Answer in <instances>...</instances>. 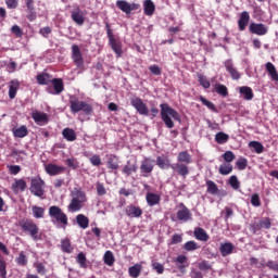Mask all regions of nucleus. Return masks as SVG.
I'll use <instances>...</instances> for the list:
<instances>
[{
  "label": "nucleus",
  "mask_w": 278,
  "mask_h": 278,
  "mask_svg": "<svg viewBox=\"0 0 278 278\" xmlns=\"http://www.w3.org/2000/svg\"><path fill=\"white\" fill-rule=\"evenodd\" d=\"M13 134L16 138H24L28 135L26 126H22L13 130Z\"/></svg>",
  "instance_id": "obj_43"
},
{
  "label": "nucleus",
  "mask_w": 278,
  "mask_h": 278,
  "mask_svg": "<svg viewBox=\"0 0 278 278\" xmlns=\"http://www.w3.org/2000/svg\"><path fill=\"white\" fill-rule=\"evenodd\" d=\"M239 93H241L243 96V100L251 101L254 98L253 90L250 87H241V88H239Z\"/></svg>",
  "instance_id": "obj_30"
},
{
  "label": "nucleus",
  "mask_w": 278,
  "mask_h": 278,
  "mask_svg": "<svg viewBox=\"0 0 278 278\" xmlns=\"http://www.w3.org/2000/svg\"><path fill=\"white\" fill-rule=\"evenodd\" d=\"M108 167L112 170H117L119 168V159L115 154L108 156Z\"/></svg>",
  "instance_id": "obj_25"
},
{
  "label": "nucleus",
  "mask_w": 278,
  "mask_h": 278,
  "mask_svg": "<svg viewBox=\"0 0 278 278\" xmlns=\"http://www.w3.org/2000/svg\"><path fill=\"white\" fill-rule=\"evenodd\" d=\"M18 225L26 235H29L33 238L34 241L41 239L39 236V227L33 219L24 218L18 222Z\"/></svg>",
  "instance_id": "obj_5"
},
{
  "label": "nucleus",
  "mask_w": 278,
  "mask_h": 278,
  "mask_svg": "<svg viewBox=\"0 0 278 278\" xmlns=\"http://www.w3.org/2000/svg\"><path fill=\"white\" fill-rule=\"evenodd\" d=\"M31 117L35 121V123L38 125H46L49 122L48 115L42 112H38V111L33 112Z\"/></svg>",
  "instance_id": "obj_21"
},
{
  "label": "nucleus",
  "mask_w": 278,
  "mask_h": 278,
  "mask_svg": "<svg viewBox=\"0 0 278 278\" xmlns=\"http://www.w3.org/2000/svg\"><path fill=\"white\" fill-rule=\"evenodd\" d=\"M8 169L11 175H17L22 170L20 165H8Z\"/></svg>",
  "instance_id": "obj_59"
},
{
  "label": "nucleus",
  "mask_w": 278,
  "mask_h": 278,
  "mask_svg": "<svg viewBox=\"0 0 278 278\" xmlns=\"http://www.w3.org/2000/svg\"><path fill=\"white\" fill-rule=\"evenodd\" d=\"M90 163L93 166H100L101 165V157L99 155H93L92 157H90Z\"/></svg>",
  "instance_id": "obj_64"
},
{
  "label": "nucleus",
  "mask_w": 278,
  "mask_h": 278,
  "mask_svg": "<svg viewBox=\"0 0 278 278\" xmlns=\"http://www.w3.org/2000/svg\"><path fill=\"white\" fill-rule=\"evenodd\" d=\"M37 83L39 84V85H46V86H48L49 84H51L52 83V79H51V76L49 75V74H47V73H41V74H39L38 76H37Z\"/></svg>",
  "instance_id": "obj_33"
},
{
  "label": "nucleus",
  "mask_w": 278,
  "mask_h": 278,
  "mask_svg": "<svg viewBox=\"0 0 278 278\" xmlns=\"http://www.w3.org/2000/svg\"><path fill=\"white\" fill-rule=\"evenodd\" d=\"M51 84L53 85L52 87H47V92L50 94H60L64 91V84L63 80L60 78H55L51 80Z\"/></svg>",
  "instance_id": "obj_12"
},
{
  "label": "nucleus",
  "mask_w": 278,
  "mask_h": 278,
  "mask_svg": "<svg viewBox=\"0 0 278 278\" xmlns=\"http://www.w3.org/2000/svg\"><path fill=\"white\" fill-rule=\"evenodd\" d=\"M70 109L73 114L83 112L85 115L90 116L93 113V108L91 104L80 101L75 96L70 98Z\"/></svg>",
  "instance_id": "obj_4"
},
{
  "label": "nucleus",
  "mask_w": 278,
  "mask_h": 278,
  "mask_svg": "<svg viewBox=\"0 0 278 278\" xmlns=\"http://www.w3.org/2000/svg\"><path fill=\"white\" fill-rule=\"evenodd\" d=\"M76 222L83 229H86L89 227V218L85 216L84 214H79L76 217Z\"/></svg>",
  "instance_id": "obj_36"
},
{
  "label": "nucleus",
  "mask_w": 278,
  "mask_h": 278,
  "mask_svg": "<svg viewBox=\"0 0 278 278\" xmlns=\"http://www.w3.org/2000/svg\"><path fill=\"white\" fill-rule=\"evenodd\" d=\"M34 267L36 268V270L39 275H42V276L46 275L47 269H46V266L42 263L37 262V263L34 264Z\"/></svg>",
  "instance_id": "obj_53"
},
{
  "label": "nucleus",
  "mask_w": 278,
  "mask_h": 278,
  "mask_svg": "<svg viewBox=\"0 0 278 278\" xmlns=\"http://www.w3.org/2000/svg\"><path fill=\"white\" fill-rule=\"evenodd\" d=\"M153 169L154 165L152 164V161L150 159H144L140 166L141 176L149 177V174H151Z\"/></svg>",
  "instance_id": "obj_17"
},
{
  "label": "nucleus",
  "mask_w": 278,
  "mask_h": 278,
  "mask_svg": "<svg viewBox=\"0 0 278 278\" xmlns=\"http://www.w3.org/2000/svg\"><path fill=\"white\" fill-rule=\"evenodd\" d=\"M198 83H200V86H202L204 89L211 88V83L204 75H198Z\"/></svg>",
  "instance_id": "obj_46"
},
{
  "label": "nucleus",
  "mask_w": 278,
  "mask_h": 278,
  "mask_svg": "<svg viewBox=\"0 0 278 278\" xmlns=\"http://www.w3.org/2000/svg\"><path fill=\"white\" fill-rule=\"evenodd\" d=\"M43 186L45 181L40 177H35L31 179L30 192L34 195L41 198L45 194Z\"/></svg>",
  "instance_id": "obj_8"
},
{
  "label": "nucleus",
  "mask_w": 278,
  "mask_h": 278,
  "mask_svg": "<svg viewBox=\"0 0 278 278\" xmlns=\"http://www.w3.org/2000/svg\"><path fill=\"white\" fill-rule=\"evenodd\" d=\"M180 207H182V210L178 211L177 218L182 222L191 220L192 213L190 210L184 203H180Z\"/></svg>",
  "instance_id": "obj_19"
},
{
  "label": "nucleus",
  "mask_w": 278,
  "mask_h": 278,
  "mask_svg": "<svg viewBox=\"0 0 278 278\" xmlns=\"http://www.w3.org/2000/svg\"><path fill=\"white\" fill-rule=\"evenodd\" d=\"M228 184H230V187H232V189L235 190H238L240 188V181L238 180L237 176H230Z\"/></svg>",
  "instance_id": "obj_50"
},
{
  "label": "nucleus",
  "mask_w": 278,
  "mask_h": 278,
  "mask_svg": "<svg viewBox=\"0 0 278 278\" xmlns=\"http://www.w3.org/2000/svg\"><path fill=\"white\" fill-rule=\"evenodd\" d=\"M49 216L53 218L58 224H62L64 227L68 225V217L62 211L61 207L53 205L49 208Z\"/></svg>",
  "instance_id": "obj_6"
},
{
  "label": "nucleus",
  "mask_w": 278,
  "mask_h": 278,
  "mask_svg": "<svg viewBox=\"0 0 278 278\" xmlns=\"http://www.w3.org/2000/svg\"><path fill=\"white\" fill-rule=\"evenodd\" d=\"M20 81L18 80H12L9 86V98L11 100L15 99L17 94V90L20 89Z\"/></svg>",
  "instance_id": "obj_26"
},
{
  "label": "nucleus",
  "mask_w": 278,
  "mask_h": 278,
  "mask_svg": "<svg viewBox=\"0 0 278 278\" xmlns=\"http://www.w3.org/2000/svg\"><path fill=\"white\" fill-rule=\"evenodd\" d=\"M200 102H202V104H204L206 108H208V110L213 111V112H217V108L215 106V104L211 101H208L207 99H205L204 97H200Z\"/></svg>",
  "instance_id": "obj_47"
},
{
  "label": "nucleus",
  "mask_w": 278,
  "mask_h": 278,
  "mask_svg": "<svg viewBox=\"0 0 278 278\" xmlns=\"http://www.w3.org/2000/svg\"><path fill=\"white\" fill-rule=\"evenodd\" d=\"M62 135H63L64 139H66L70 142H73L77 139L76 132L71 128H65L62 131Z\"/></svg>",
  "instance_id": "obj_34"
},
{
  "label": "nucleus",
  "mask_w": 278,
  "mask_h": 278,
  "mask_svg": "<svg viewBox=\"0 0 278 278\" xmlns=\"http://www.w3.org/2000/svg\"><path fill=\"white\" fill-rule=\"evenodd\" d=\"M77 263L80 265V267L83 268H86L87 267V258H86V255L80 252L78 255H77Z\"/></svg>",
  "instance_id": "obj_52"
},
{
  "label": "nucleus",
  "mask_w": 278,
  "mask_h": 278,
  "mask_svg": "<svg viewBox=\"0 0 278 278\" xmlns=\"http://www.w3.org/2000/svg\"><path fill=\"white\" fill-rule=\"evenodd\" d=\"M27 188V184L24 179H16L12 185V190L14 193L23 192Z\"/></svg>",
  "instance_id": "obj_27"
},
{
  "label": "nucleus",
  "mask_w": 278,
  "mask_h": 278,
  "mask_svg": "<svg viewBox=\"0 0 278 278\" xmlns=\"http://www.w3.org/2000/svg\"><path fill=\"white\" fill-rule=\"evenodd\" d=\"M138 170V166L136 163H130V162H127V165L124 166L123 168V174H125L127 177L132 175L134 173H137Z\"/></svg>",
  "instance_id": "obj_31"
},
{
  "label": "nucleus",
  "mask_w": 278,
  "mask_h": 278,
  "mask_svg": "<svg viewBox=\"0 0 278 278\" xmlns=\"http://www.w3.org/2000/svg\"><path fill=\"white\" fill-rule=\"evenodd\" d=\"M192 163V155L188 151L179 152L177 157V163L172 166L182 179H186L188 175H190L189 165Z\"/></svg>",
  "instance_id": "obj_1"
},
{
  "label": "nucleus",
  "mask_w": 278,
  "mask_h": 278,
  "mask_svg": "<svg viewBox=\"0 0 278 278\" xmlns=\"http://www.w3.org/2000/svg\"><path fill=\"white\" fill-rule=\"evenodd\" d=\"M236 247L231 242H225L219 244V254H222L223 257H226L233 253Z\"/></svg>",
  "instance_id": "obj_20"
},
{
  "label": "nucleus",
  "mask_w": 278,
  "mask_h": 278,
  "mask_svg": "<svg viewBox=\"0 0 278 278\" xmlns=\"http://www.w3.org/2000/svg\"><path fill=\"white\" fill-rule=\"evenodd\" d=\"M72 20L78 25L83 26L85 23V17L80 11H72Z\"/></svg>",
  "instance_id": "obj_35"
},
{
  "label": "nucleus",
  "mask_w": 278,
  "mask_h": 278,
  "mask_svg": "<svg viewBox=\"0 0 278 278\" xmlns=\"http://www.w3.org/2000/svg\"><path fill=\"white\" fill-rule=\"evenodd\" d=\"M142 266L140 264H136L135 266L129 267V275L132 278H138L141 275Z\"/></svg>",
  "instance_id": "obj_37"
},
{
  "label": "nucleus",
  "mask_w": 278,
  "mask_h": 278,
  "mask_svg": "<svg viewBox=\"0 0 278 278\" xmlns=\"http://www.w3.org/2000/svg\"><path fill=\"white\" fill-rule=\"evenodd\" d=\"M250 33L252 35L265 36L268 33V28L264 24H250Z\"/></svg>",
  "instance_id": "obj_16"
},
{
  "label": "nucleus",
  "mask_w": 278,
  "mask_h": 278,
  "mask_svg": "<svg viewBox=\"0 0 278 278\" xmlns=\"http://www.w3.org/2000/svg\"><path fill=\"white\" fill-rule=\"evenodd\" d=\"M160 106H161L162 121L165 123L167 128H169V129L174 128L175 123L173 122L172 117L175 121L180 122L181 117H180L179 113L166 103L161 104Z\"/></svg>",
  "instance_id": "obj_2"
},
{
  "label": "nucleus",
  "mask_w": 278,
  "mask_h": 278,
  "mask_svg": "<svg viewBox=\"0 0 278 278\" xmlns=\"http://www.w3.org/2000/svg\"><path fill=\"white\" fill-rule=\"evenodd\" d=\"M152 267H153V269L156 270L157 274H160V275L163 274L164 270H165L164 265L161 264V263H159V262H153V263H152Z\"/></svg>",
  "instance_id": "obj_58"
},
{
  "label": "nucleus",
  "mask_w": 278,
  "mask_h": 278,
  "mask_svg": "<svg viewBox=\"0 0 278 278\" xmlns=\"http://www.w3.org/2000/svg\"><path fill=\"white\" fill-rule=\"evenodd\" d=\"M85 202H87L86 193L80 189H75V191L72 192V200L67 206V211L70 213L79 212L84 207Z\"/></svg>",
  "instance_id": "obj_3"
},
{
  "label": "nucleus",
  "mask_w": 278,
  "mask_h": 278,
  "mask_svg": "<svg viewBox=\"0 0 278 278\" xmlns=\"http://www.w3.org/2000/svg\"><path fill=\"white\" fill-rule=\"evenodd\" d=\"M130 103L140 115L149 116V109L142 99L138 97L131 98Z\"/></svg>",
  "instance_id": "obj_11"
},
{
  "label": "nucleus",
  "mask_w": 278,
  "mask_h": 278,
  "mask_svg": "<svg viewBox=\"0 0 278 278\" xmlns=\"http://www.w3.org/2000/svg\"><path fill=\"white\" fill-rule=\"evenodd\" d=\"M251 16L249 11H241V15H239V21L237 22V25L239 26V31H244L249 26Z\"/></svg>",
  "instance_id": "obj_13"
},
{
  "label": "nucleus",
  "mask_w": 278,
  "mask_h": 278,
  "mask_svg": "<svg viewBox=\"0 0 278 278\" xmlns=\"http://www.w3.org/2000/svg\"><path fill=\"white\" fill-rule=\"evenodd\" d=\"M147 202L150 206H155L157 204H160L161 202V197L159 194H155V193H151L149 192L147 194Z\"/></svg>",
  "instance_id": "obj_32"
},
{
  "label": "nucleus",
  "mask_w": 278,
  "mask_h": 278,
  "mask_svg": "<svg viewBox=\"0 0 278 278\" xmlns=\"http://www.w3.org/2000/svg\"><path fill=\"white\" fill-rule=\"evenodd\" d=\"M224 67H226V72H228V74H230V77L232 78V80H239L241 78L240 73L235 67L231 60L224 62Z\"/></svg>",
  "instance_id": "obj_15"
},
{
  "label": "nucleus",
  "mask_w": 278,
  "mask_h": 278,
  "mask_svg": "<svg viewBox=\"0 0 278 278\" xmlns=\"http://www.w3.org/2000/svg\"><path fill=\"white\" fill-rule=\"evenodd\" d=\"M206 192L215 195L218 193V186L212 181V180H206Z\"/></svg>",
  "instance_id": "obj_39"
},
{
  "label": "nucleus",
  "mask_w": 278,
  "mask_h": 278,
  "mask_svg": "<svg viewBox=\"0 0 278 278\" xmlns=\"http://www.w3.org/2000/svg\"><path fill=\"white\" fill-rule=\"evenodd\" d=\"M16 263L20 265V266H26L28 261H27V257L26 255L24 254V252H21L18 257L16 258Z\"/></svg>",
  "instance_id": "obj_54"
},
{
  "label": "nucleus",
  "mask_w": 278,
  "mask_h": 278,
  "mask_svg": "<svg viewBox=\"0 0 278 278\" xmlns=\"http://www.w3.org/2000/svg\"><path fill=\"white\" fill-rule=\"evenodd\" d=\"M61 248H62L63 252L71 253L72 252L71 241L68 239L63 240Z\"/></svg>",
  "instance_id": "obj_56"
},
{
  "label": "nucleus",
  "mask_w": 278,
  "mask_h": 278,
  "mask_svg": "<svg viewBox=\"0 0 278 278\" xmlns=\"http://www.w3.org/2000/svg\"><path fill=\"white\" fill-rule=\"evenodd\" d=\"M0 274L2 278H7V264L3 260H0Z\"/></svg>",
  "instance_id": "obj_61"
},
{
  "label": "nucleus",
  "mask_w": 278,
  "mask_h": 278,
  "mask_svg": "<svg viewBox=\"0 0 278 278\" xmlns=\"http://www.w3.org/2000/svg\"><path fill=\"white\" fill-rule=\"evenodd\" d=\"M175 264H176L177 268L179 269V271L185 274L186 268L189 266L188 257L186 255L180 254L176 257Z\"/></svg>",
  "instance_id": "obj_18"
},
{
  "label": "nucleus",
  "mask_w": 278,
  "mask_h": 278,
  "mask_svg": "<svg viewBox=\"0 0 278 278\" xmlns=\"http://www.w3.org/2000/svg\"><path fill=\"white\" fill-rule=\"evenodd\" d=\"M251 203H252V205L255 206V207H258V206L262 205L260 195H258L257 193H253V194H252Z\"/></svg>",
  "instance_id": "obj_60"
},
{
  "label": "nucleus",
  "mask_w": 278,
  "mask_h": 278,
  "mask_svg": "<svg viewBox=\"0 0 278 278\" xmlns=\"http://www.w3.org/2000/svg\"><path fill=\"white\" fill-rule=\"evenodd\" d=\"M193 237L202 242H207L210 240L208 233L201 227L193 229Z\"/></svg>",
  "instance_id": "obj_23"
},
{
  "label": "nucleus",
  "mask_w": 278,
  "mask_h": 278,
  "mask_svg": "<svg viewBox=\"0 0 278 278\" xmlns=\"http://www.w3.org/2000/svg\"><path fill=\"white\" fill-rule=\"evenodd\" d=\"M66 164H67L68 167H71L73 169L78 168V162L75 159H67Z\"/></svg>",
  "instance_id": "obj_62"
},
{
  "label": "nucleus",
  "mask_w": 278,
  "mask_h": 278,
  "mask_svg": "<svg viewBox=\"0 0 278 278\" xmlns=\"http://www.w3.org/2000/svg\"><path fill=\"white\" fill-rule=\"evenodd\" d=\"M116 5L126 14H130L132 11H137L141 8V4H138L137 2H132V4H129L127 0H117Z\"/></svg>",
  "instance_id": "obj_10"
},
{
  "label": "nucleus",
  "mask_w": 278,
  "mask_h": 278,
  "mask_svg": "<svg viewBox=\"0 0 278 278\" xmlns=\"http://www.w3.org/2000/svg\"><path fill=\"white\" fill-rule=\"evenodd\" d=\"M72 59L74 64L77 66L79 70H84L85 67V60L83 58L81 51L78 46L74 45L72 47Z\"/></svg>",
  "instance_id": "obj_9"
},
{
  "label": "nucleus",
  "mask_w": 278,
  "mask_h": 278,
  "mask_svg": "<svg viewBox=\"0 0 278 278\" xmlns=\"http://www.w3.org/2000/svg\"><path fill=\"white\" fill-rule=\"evenodd\" d=\"M200 248L201 247L195 241H187L185 242V245H182V249L187 252L195 251Z\"/></svg>",
  "instance_id": "obj_41"
},
{
  "label": "nucleus",
  "mask_w": 278,
  "mask_h": 278,
  "mask_svg": "<svg viewBox=\"0 0 278 278\" xmlns=\"http://www.w3.org/2000/svg\"><path fill=\"white\" fill-rule=\"evenodd\" d=\"M33 215L35 218L39 219V218H43L45 217V208L40 207V206H33Z\"/></svg>",
  "instance_id": "obj_44"
},
{
  "label": "nucleus",
  "mask_w": 278,
  "mask_h": 278,
  "mask_svg": "<svg viewBox=\"0 0 278 278\" xmlns=\"http://www.w3.org/2000/svg\"><path fill=\"white\" fill-rule=\"evenodd\" d=\"M144 14L148 16H152L155 12V4L152 0H144L143 2Z\"/></svg>",
  "instance_id": "obj_29"
},
{
  "label": "nucleus",
  "mask_w": 278,
  "mask_h": 278,
  "mask_svg": "<svg viewBox=\"0 0 278 278\" xmlns=\"http://www.w3.org/2000/svg\"><path fill=\"white\" fill-rule=\"evenodd\" d=\"M248 167V160L244 157H241L239 160H237V168H239V170H244Z\"/></svg>",
  "instance_id": "obj_55"
},
{
  "label": "nucleus",
  "mask_w": 278,
  "mask_h": 278,
  "mask_svg": "<svg viewBox=\"0 0 278 278\" xmlns=\"http://www.w3.org/2000/svg\"><path fill=\"white\" fill-rule=\"evenodd\" d=\"M105 29L112 50L116 53L117 58H121L123 54L122 43L115 39L109 23H105Z\"/></svg>",
  "instance_id": "obj_7"
},
{
  "label": "nucleus",
  "mask_w": 278,
  "mask_h": 278,
  "mask_svg": "<svg viewBox=\"0 0 278 278\" xmlns=\"http://www.w3.org/2000/svg\"><path fill=\"white\" fill-rule=\"evenodd\" d=\"M249 146H250V148H253V150L256 154H261L264 152V146L261 142L252 141V142H250Z\"/></svg>",
  "instance_id": "obj_45"
},
{
  "label": "nucleus",
  "mask_w": 278,
  "mask_h": 278,
  "mask_svg": "<svg viewBox=\"0 0 278 278\" xmlns=\"http://www.w3.org/2000/svg\"><path fill=\"white\" fill-rule=\"evenodd\" d=\"M115 262V257L111 251H106L104 254V263L109 266H112Z\"/></svg>",
  "instance_id": "obj_48"
},
{
  "label": "nucleus",
  "mask_w": 278,
  "mask_h": 278,
  "mask_svg": "<svg viewBox=\"0 0 278 278\" xmlns=\"http://www.w3.org/2000/svg\"><path fill=\"white\" fill-rule=\"evenodd\" d=\"M265 70L268 73V75L270 76L271 80L278 81V72H277L276 66L273 63L267 62L265 64Z\"/></svg>",
  "instance_id": "obj_24"
},
{
  "label": "nucleus",
  "mask_w": 278,
  "mask_h": 278,
  "mask_svg": "<svg viewBox=\"0 0 278 278\" xmlns=\"http://www.w3.org/2000/svg\"><path fill=\"white\" fill-rule=\"evenodd\" d=\"M156 165L161 168V169H167V168H172V166H174V164H170V161L168 157L166 156H159L156 159Z\"/></svg>",
  "instance_id": "obj_28"
},
{
  "label": "nucleus",
  "mask_w": 278,
  "mask_h": 278,
  "mask_svg": "<svg viewBox=\"0 0 278 278\" xmlns=\"http://www.w3.org/2000/svg\"><path fill=\"white\" fill-rule=\"evenodd\" d=\"M261 229H263V226L260 220L254 222L252 223V225H250V231H252L253 235L257 233V231H260Z\"/></svg>",
  "instance_id": "obj_51"
},
{
  "label": "nucleus",
  "mask_w": 278,
  "mask_h": 278,
  "mask_svg": "<svg viewBox=\"0 0 278 278\" xmlns=\"http://www.w3.org/2000/svg\"><path fill=\"white\" fill-rule=\"evenodd\" d=\"M97 192H98V194H99L100 197L106 194V190H105L103 184H101V182H98V184H97Z\"/></svg>",
  "instance_id": "obj_63"
},
{
  "label": "nucleus",
  "mask_w": 278,
  "mask_h": 278,
  "mask_svg": "<svg viewBox=\"0 0 278 278\" xmlns=\"http://www.w3.org/2000/svg\"><path fill=\"white\" fill-rule=\"evenodd\" d=\"M45 170L50 176H58L63 174L66 170V167L50 163L45 166Z\"/></svg>",
  "instance_id": "obj_14"
},
{
  "label": "nucleus",
  "mask_w": 278,
  "mask_h": 278,
  "mask_svg": "<svg viewBox=\"0 0 278 278\" xmlns=\"http://www.w3.org/2000/svg\"><path fill=\"white\" fill-rule=\"evenodd\" d=\"M222 157H224V161H226V163H231L236 160V155L232 151H226V153H224Z\"/></svg>",
  "instance_id": "obj_49"
},
{
  "label": "nucleus",
  "mask_w": 278,
  "mask_h": 278,
  "mask_svg": "<svg viewBox=\"0 0 278 278\" xmlns=\"http://www.w3.org/2000/svg\"><path fill=\"white\" fill-rule=\"evenodd\" d=\"M125 212H126V215L131 218L134 217L139 218L143 214V211L139 206H135V205L127 206Z\"/></svg>",
  "instance_id": "obj_22"
},
{
  "label": "nucleus",
  "mask_w": 278,
  "mask_h": 278,
  "mask_svg": "<svg viewBox=\"0 0 278 278\" xmlns=\"http://www.w3.org/2000/svg\"><path fill=\"white\" fill-rule=\"evenodd\" d=\"M215 92H217V94L226 98L229 94L228 88L225 85H215Z\"/></svg>",
  "instance_id": "obj_40"
},
{
  "label": "nucleus",
  "mask_w": 278,
  "mask_h": 278,
  "mask_svg": "<svg viewBox=\"0 0 278 278\" xmlns=\"http://www.w3.org/2000/svg\"><path fill=\"white\" fill-rule=\"evenodd\" d=\"M37 18V13H36V9H27V20L29 22H34Z\"/></svg>",
  "instance_id": "obj_57"
},
{
  "label": "nucleus",
  "mask_w": 278,
  "mask_h": 278,
  "mask_svg": "<svg viewBox=\"0 0 278 278\" xmlns=\"http://www.w3.org/2000/svg\"><path fill=\"white\" fill-rule=\"evenodd\" d=\"M233 170V166L231 164H222L219 165V174L227 176Z\"/></svg>",
  "instance_id": "obj_42"
},
{
  "label": "nucleus",
  "mask_w": 278,
  "mask_h": 278,
  "mask_svg": "<svg viewBox=\"0 0 278 278\" xmlns=\"http://www.w3.org/2000/svg\"><path fill=\"white\" fill-rule=\"evenodd\" d=\"M229 141V135L219 131L217 132V135H215V142L219 143V144H224L227 143Z\"/></svg>",
  "instance_id": "obj_38"
}]
</instances>
